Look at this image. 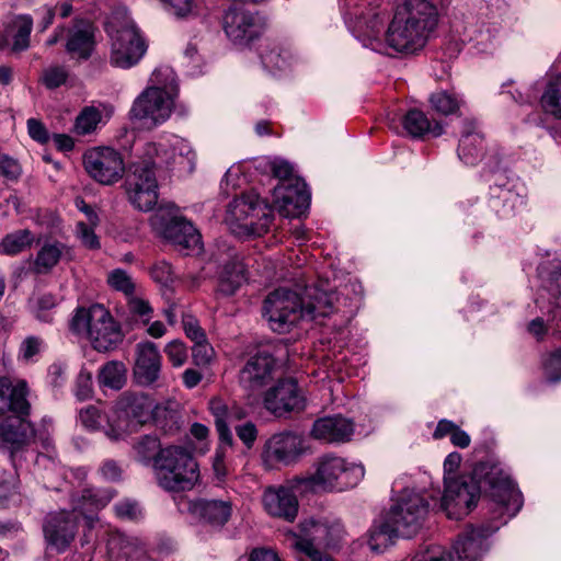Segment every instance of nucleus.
I'll return each instance as SVG.
<instances>
[{"label": "nucleus", "mask_w": 561, "mask_h": 561, "mask_svg": "<svg viewBox=\"0 0 561 561\" xmlns=\"http://www.w3.org/2000/svg\"><path fill=\"white\" fill-rule=\"evenodd\" d=\"M69 71L61 65H51L42 72L41 82L49 90L59 88L67 82Z\"/></svg>", "instance_id": "nucleus-47"}, {"label": "nucleus", "mask_w": 561, "mask_h": 561, "mask_svg": "<svg viewBox=\"0 0 561 561\" xmlns=\"http://www.w3.org/2000/svg\"><path fill=\"white\" fill-rule=\"evenodd\" d=\"M411 561H451V556L445 548L434 546L417 553Z\"/></svg>", "instance_id": "nucleus-61"}, {"label": "nucleus", "mask_w": 561, "mask_h": 561, "mask_svg": "<svg viewBox=\"0 0 561 561\" xmlns=\"http://www.w3.org/2000/svg\"><path fill=\"white\" fill-rule=\"evenodd\" d=\"M71 330L90 340L94 350L108 352L116 348L123 341L121 327L111 313L99 304L89 308H79L70 322Z\"/></svg>", "instance_id": "nucleus-7"}, {"label": "nucleus", "mask_w": 561, "mask_h": 561, "mask_svg": "<svg viewBox=\"0 0 561 561\" xmlns=\"http://www.w3.org/2000/svg\"><path fill=\"white\" fill-rule=\"evenodd\" d=\"M0 174L7 180L15 181L21 175V167L19 162L7 156H0Z\"/></svg>", "instance_id": "nucleus-62"}, {"label": "nucleus", "mask_w": 561, "mask_h": 561, "mask_svg": "<svg viewBox=\"0 0 561 561\" xmlns=\"http://www.w3.org/2000/svg\"><path fill=\"white\" fill-rule=\"evenodd\" d=\"M483 149V136L477 130L476 123L466 119L458 145L459 159L468 165H474L482 157Z\"/></svg>", "instance_id": "nucleus-32"}, {"label": "nucleus", "mask_w": 561, "mask_h": 561, "mask_svg": "<svg viewBox=\"0 0 561 561\" xmlns=\"http://www.w3.org/2000/svg\"><path fill=\"white\" fill-rule=\"evenodd\" d=\"M83 167L87 173L102 185L118 182L125 173L122 154L111 147H94L83 153Z\"/></svg>", "instance_id": "nucleus-15"}, {"label": "nucleus", "mask_w": 561, "mask_h": 561, "mask_svg": "<svg viewBox=\"0 0 561 561\" xmlns=\"http://www.w3.org/2000/svg\"><path fill=\"white\" fill-rule=\"evenodd\" d=\"M127 299L129 312L133 316L138 317L144 324H148L153 312V309L151 308L150 304L147 300L140 297H135L133 295L129 296Z\"/></svg>", "instance_id": "nucleus-52"}, {"label": "nucleus", "mask_w": 561, "mask_h": 561, "mask_svg": "<svg viewBox=\"0 0 561 561\" xmlns=\"http://www.w3.org/2000/svg\"><path fill=\"white\" fill-rule=\"evenodd\" d=\"M12 31V53H22L28 49L31 43V33L33 30V19L27 14L16 15L11 24Z\"/></svg>", "instance_id": "nucleus-38"}, {"label": "nucleus", "mask_w": 561, "mask_h": 561, "mask_svg": "<svg viewBox=\"0 0 561 561\" xmlns=\"http://www.w3.org/2000/svg\"><path fill=\"white\" fill-rule=\"evenodd\" d=\"M274 369V357L270 352L261 350L250 356L240 370V385L250 396L260 393L272 381Z\"/></svg>", "instance_id": "nucleus-19"}, {"label": "nucleus", "mask_w": 561, "mask_h": 561, "mask_svg": "<svg viewBox=\"0 0 561 561\" xmlns=\"http://www.w3.org/2000/svg\"><path fill=\"white\" fill-rule=\"evenodd\" d=\"M542 369L549 381L557 382L561 380V346L543 357Z\"/></svg>", "instance_id": "nucleus-50"}, {"label": "nucleus", "mask_w": 561, "mask_h": 561, "mask_svg": "<svg viewBox=\"0 0 561 561\" xmlns=\"http://www.w3.org/2000/svg\"><path fill=\"white\" fill-rule=\"evenodd\" d=\"M164 352L174 367H181L187 359V350L185 344L180 340H174L168 343Z\"/></svg>", "instance_id": "nucleus-55"}, {"label": "nucleus", "mask_w": 561, "mask_h": 561, "mask_svg": "<svg viewBox=\"0 0 561 561\" xmlns=\"http://www.w3.org/2000/svg\"><path fill=\"white\" fill-rule=\"evenodd\" d=\"M196 154L183 138L151 141L137 148L129 164L126 191L129 202L139 210L149 211L158 202V168L178 169L191 173L195 169Z\"/></svg>", "instance_id": "nucleus-2"}, {"label": "nucleus", "mask_w": 561, "mask_h": 561, "mask_svg": "<svg viewBox=\"0 0 561 561\" xmlns=\"http://www.w3.org/2000/svg\"><path fill=\"white\" fill-rule=\"evenodd\" d=\"M164 5L165 10L179 18H187L193 14L194 9L196 7V0H161Z\"/></svg>", "instance_id": "nucleus-53"}, {"label": "nucleus", "mask_w": 561, "mask_h": 561, "mask_svg": "<svg viewBox=\"0 0 561 561\" xmlns=\"http://www.w3.org/2000/svg\"><path fill=\"white\" fill-rule=\"evenodd\" d=\"M150 275L154 282L168 286L173 280L171 265L165 261H158L150 270Z\"/></svg>", "instance_id": "nucleus-60"}, {"label": "nucleus", "mask_w": 561, "mask_h": 561, "mask_svg": "<svg viewBox=\"0 0 561 561\" xmlns=\"http://www.w3.org/2000/svg\"><path fill=\"white\" fill-rule=\"evenodd\" d=\"M111 38V64L128 69L139 62L148 45L135 22L127 15H113L106 24Z\"/></svg>", "instance_id": "nucleus-9"}, {"label": "nucleus", "mask_w": 561, "mask_h": 561, "mask_svg": "<svg viewBox=\"0 0 561 561\" xmlns=\"http://www.w3.org/2000/svg\"><path fill=\"white\" fill-rule=\"evenodd\" d=\"M227 220L243 233L262 236L273 221L272 208L254 192H248L229 203Z\"/></svg>", "instance_id": "nucleus-12"}, {"label": "nucleus", "mask_w": 561, "mask_h": 561, "mask_svg": "<svg viewBox=\"0 0 561 561\" xmlns=\"http://www.w3.org/2000/svg\"><path fill=\"white\" fill-rule=\"evenodd\" d=\"M78 518V514L72 508L47 514L43 531L48 545L59 552L64 551L77 534Z\"/></svg>", "instance_id": "nucleus-22"}, {"label": "nucleus", "mask_w": 561, "mask_h": 561, "mask_svg": "<svg viewBox=\"0 0 561 561\" xmlns=\"http://www.w3.org/2000/svg\"><path fill=\"white\" fill-rule=\"evenodd\" d=\"M194 343L195 345L193 346L192 350L194 363L197 366L208 365L213 358L214 348L209 343L206 342V339Z\"/></svg>", "instance_id": "nucleus-58"}, {"label": "nucleus", "mask_w": 561, "mask_h": 561, "mask_svg": "<svg viewBox=\"0 0 561 561\" xmlns=\"http://www.w3.org/2000/svg\"><path fill=\"white\" fill-rule=\"evenodd\" d=\"M94 226H88L83 221H79L76 226V236L81 244L90 250H98L101 247L99 237L95 234Z\"/></svg>", "instance_id": "nucleus-54"}, {"label": "nucleus", "mask_w": 561, "mask_h": 561, "mask_svg": "<svg viewBox=\"0 0 561 561\" xmlns=\"http://www.w3.org/2000/svg\"><path fill=\"white\" fill-rule=\"evenodd\" d=\"M401 125L405 134L414 139H421L427 134L439 137L444 133L439 122L432 123L426 114L417 108L409 110L402 116Z\"/></svg>", "instance_id": "nucleus-34"}, {"label": "nucleus", "mask_w": 561, "mask_h": 561, "mask_svg": "<svg viewBox=\"0 0 561 561\" xmlns=\"http://www.w3.org/2000/svg\"><path fill=\"white\" fill-rule=\"evenodd\" d=\"M35 241L34 233L28 229H20L8 233L0 242V253L16 255L30 249Z\"/></svg>", "instance_id": "nucleus-41"}, {"label": "nucleus", "mask_w": 561, "mask_h": 561, "mask_svg": "<svg viewBox=\"0 0 561 561\" xmlns=\"http://www.w3.org/2000/svg\"><path fill=\"white\" fill-rule=\"evenodd\" d=\"M439 12L430 0L400 3L385 34L389 47L399 53L422 49L438 25Z\"/></svg>", "instance_id": "nucleus-4"}, {"label": "nucleus", "mask_w": 561, "mask_h": 561, "mask_svg": "<svg viewBox=\"0 0 561 561\" xmlns=\"http://www.w3.org/2000/svg\"><path fill=\"white\" fill-rule=\"evenodd\" d=\"M354 434V423L342 415L327 416L317 420L311 436L324 443H346Z\"/></svg>", "instance_id": "nucleus-27"}, {"label": "nucleus", "mask_w": 561, "mask_h": 561, "mask_svg": "<svg viewBox=\"0 0 561 561\" xmlns=\"http://www.w3.org/2000/svg\"><path fill=\"white\" fill-rule=\"evenodd\" d=\"M540 103L546 113L561 118V75L548 80Z\"/></svg>", "instance_id": "nucleus-43"}, {"label": "nucleus", "mask_w": 561, "mask_h": 561, "mask_svg": "<svg viewBox=\"0 0 561 561\" xmlns=\"http://www.w3.org/2000/svg\"><path fill=\"white\" fill-rule=\"evenodd\" d=\"M75 396L83 401L92 396V375L88 370H81L76 379Z\"/></svg>", "instance_id": "nucleus-59"}, {"label": "nucleus", "mask_w": 561, "mask_h": 561, "mask_svg": "<svg viewBox=\"0 0 561 561\" xmlns=\"http://www.w3.org/2000/svg\"><path fill=\"white\" fill-rule=\"evenodd\" d=\"M27 386L25 381L12 385L9 378L0 377V417L9 412L19 416H26L30 412V403L26 399Z\"/></svg>", "instance_id": "nucleus-28"}, {"label": "nucleus", "mask_w": 561, "mask_h": 561, "mask_svg": "<svg viewBox=\"0 0 561 561\" xmlns=\"http://www.w3.org/2000/svg\"><path fill=\"white\" fill-rule=\"evenodd\" d=\"M304 439L301 436L285 432L273 435L265 444L263 457L265 461L290 465L302 455Z\"/></svg>", "instance_id": "nucleus-26"}, {"label": "nucleus", "mask_w": 561, "mask_h": 561, "mask_svg": "<svg viewBox=\"0 0 561 561\" xmlns=\"http://www.w3.org/2000/svg\"><path fill=\"white\" fill-rule=\"evenodd\" d=\"M152 229L163 239L173 243L185 254L202 249V236L191 221L179 214V208L169 204L160 206L150 217Z\"/></svg>", "instance_id": "nucleus-11"}, {"label": "nucleus", "mask_w": 561, "mask_h": 561, "mask_svg": "<svg viewBox=\"0 0 561 561\" xmlns=\"http://www.w3.org/2000/svg\"><path fill=\"white\" fill-rule=\"evenodd\" d=\"M116 492L111 489L83 488L80 492L72 490L70 502L72 510L84 518L89 528L94 524V513L104 508L115 496Z\"/></svg>", "instance_id": "nucleus-24"}, {"label": "nucleus", "mask_w": 561, "mask_h": 561, "mask_svg": "<svg viewBox=\"0 0 561 561\" xmlns=\"http://www.w3.org/2000/svg\"><path fill=\"white\" fill-rule=\"evenodd\" d=\"M72 256V249L58 240H46L36 253L34 271L37 274L49 273L62 257Z\"/></svg>", "instance_id": "nucleus-33"}, {"label": "nucleus", "mask_w": 561, "mask_h": 561, "mask_svg": "<svg viewBox=\"0 0 561 561\" xmlns=\"http://www.w3.org/2000/svg\"><path fill=\"white\" fill-rule=\"evenodd\" d=\"M496 527L490 526H469L466 530L459 535L454 549L460 560L470 561L480 556L484 550V543L488 537H490Z\"/></svg>", "instance_id": "nucleus-29"}, {"label": "nucleus", "mask_w": 561, "mask_h": 561, "mask_svg": "<svg viewBox=\"0 0 561 561\" xmlns=\"http://www.w3.org/2000/svg\"><path fill=\"white\" fill-rule=\"evenodd\" d=\"M271 171L273 175L279 180V182H285L291 179H299L293 174V167L285 160L274 159L271 162Z\"/></svg>", "instance_id": "nucleus-64"}, {"label": "nucleus", "mask_w": 561, "mask_h": 561, "mask_svg": "<svg viewBox=\"0 0 561 561\" xmlns=\"http://www.w3.org/2000/svg\"><path fill=\"white\" fill-rule=\"evenodd\" d=\"M153 407V400L146 393H122L111 410L107 438L125 439L150 420Z\"/></svg>", "instance_id": "nucleus-10"}, {"label": "nucleus", "mask_w": 561, "mask_h": 561, "mask_svg": "<svg viewBox=\"0 0 561 561\" xmlns=\"http://www.w3.org/2000/svg\"><path fill=\"white\" fill-rule=\"evenodd\" d=\"M96 46V26L84 18L73 19L66 30L65 51L71 59H90Z\"/></svg>", "instance_id": "nucleus-18"}, {"label": "nucleus", "mask_w": 561, "mask_h": 561, "mask_svg": "<svg viewBox=\"0 0 561 561\" xmlns=\"http://www.w3.org/2000/svg\"><path fill=\"white\" fill-rule=\"evenodd\" d=\"M43 347V340L38 336H27L20 345L19 358L28 363L41 352Z\"/></svg>", "instance_id": "nucleus-56"}, {"label": "nucleus", "mask_w": 561, "mask_h": 561, "mask_svg": "<svg viewBox=\"0 0 561 561\" xmlns=\"http://www.w3.org/2000/svg\"><path fill=\"white\" fill-rule=\"evenodd\" d=\"M162 357L152 342H140L135 348L134 378L140 386L154 383L161 373Z\"/></svg>", "instance_id": "nucleus-25"}, {"label": "nucleus", "mask_w": 561, "mask_h": 561, "mask_svg": "<svg viewBox=\"0 0 561 561\" xmlns=\"http://www.w3.org/2000/svg\"><path fill=\"white\" fill-rule=\"evenodd\" d=\"M222 26L227 37L239 46L259 38L264 30L261 18L243 4L234 3L224 14Z\"/></svg>", "instance_id": "nucleus-16"}, {"label": "nucleus", "mask_w": 561, "mask_h": 561, "mask_svg": "<svg viewBox=\"0 0 561 561\" xmlns=\"http://www.w3.org/2000/svg\"><path fill=\"white\" fill-rule=\"evenodd\" d=\"M209 410L215 419L219 439L229 445L233 442L229 424L245 419L248 411L236 403L229 407L219 398H214L209 401Z\"/></svg>", "instance_id": "nucleus-30"}, {"label": "nucleus", "mask_w": 561, "mask_h": 561, "mask_svg": "<svg viewBox=\"0 0 561 561\" xmlns=\"http://www.w3.org/2000/svg\"><path fill=\"white\" fill-rule=\"evenodd\" d=\"M272 195L273 207L284 217H299L310 204V192L302 179L278 182Z\"/></svg>", "instance_id": "nucleus-17"}, {"label": "nucleus", "mask_w": 561, "mask_h": 561, "mask_svg": "<svg viewBox=\"0 0 561 561\" xmlns=\"http://www.w3.org/2000/svg\"><path fill=\"white\" fill-rule=\"evenodd\" d=\"M20 501L19 477L14 470H0V505Z\"/></svg>", "instance_id": "nucleus-45"}, {"label": "nucleus", "mask_w": 561, "mask_h": 561, "mask_svg": "<svg viewBox=\"0 0 561 561\" xmlns=\"http://www.w3.org/2000/svg\"><path fill=\"white\" fill-rule=\"evenodd\" d=\"M444 482L440 506L451 519L468 515L477 505L482 491L499 506L500 514L508 518L515 516L522 507L520 492L510 474L496 463L480 462L471 476L446 477Z\"/></svg>", "instance_id": "nucleus-1"}, {"label": "nucleus", "mask_w": 561, "mask_h": 561, "mask_svg": "<svg viewBox=\"0 0 561 561\" xmlns=\"http://www.w3.org/2000/svg\"><path fill=\"white\" fill-rule=\"evenodd\" d=\"M15 416L13 420H5L0 425V436L3 443L10 444L14 449L22 446L27 439L26 432L22 428L24 416Z\"/></svg>", "instance_id": "nucleus-44"}, {"label": "nucleus", "mask_w": 561, "mask_h": 561, "mask_svg": "<svg viewBox=\"0 0 561 561\" xmlns=\"http://www.w3.org/2000/svg\"><path fill=\"white\" fill-rule=\"evenodd\" d=\"M162 449L156 435L140 436L133 445L136 460L146 466L152 465V468H154V461Z\"/></svg>", "instance_id": "nucleus-42"}, {"label": "nucleus", "mask_w": 561, "mask_h": 561, "mask_svg": "<svg viewBox=\"0 0 561 561\" xmlns=\"http://www.w3.org/2000/svg\"><path fill=\"white\" fill-rule=\"evenodd\" d=\"M264 407L276 416L299 412L306 407V398L296 380L282 379L266 391Z\"/></svg>", "instance_id": "nucleus-20"}, {"label": "nucleus", "mask_w": 561, "mask_h": 561, "mask_svg": "<svg viewBox=\"0 0 561 561\" xmlns=\"http://www.w3.org/2000/svg\"><path fill=\"white\" fill-rule=\"evenodd\" d=\"M153 471L159 486L170 492L192 490L199 479L196 460L182 446L163 447L154 461Z\"/></svg>", "instance_id": "nucleus-6"}, {"label": "nucleus", "mask_w": 561, "mask_h": 561, "mask_svg": "<svg viewBox=\"0 0 561 561\" xmlns=\"http://www.w3.org/2000/svg\"><path fill=\"white\" fill-rule=\"evenodd\" d=\"M234 431L238 438L243 443V445L248 449H251L254 446L259 431L253 422L248 421L242 424L236 425Z\"/></svg>", "instance_id": "nucleus-57"}, {"label": "nucleus", "mask_w": 561, "mask_h": 561, "mask_svg": "<svg viewBox=\"0 0 561 561\" xmlns=\"http://www.w3.org/2000/svg\"><path fill=\"white\" fill-rule=\"evenodd\" d=\"M309 492L302 478L296 476L288 479L284 484L267 486L262 495V503L265 512L276 518L286 522H294L298 515V494Z\"/></svg>", "instance_id": "nucleus-14"}, {"label": "nucleus", "mask_w": 561, "mask_h": 561, "mask_svg": "<svg viewBox=\"0 0 561 561\" xmlns=\"http://www.w3.org/2000/svg\"><path fill=\"white\" fill-rule=\"evenodd\" d=\"M111 416V411L101 412L98 408L90 405L80 411L79 417L80 422L84 427L90 431H102L107 437V428L111 423L108 417Z\"/></svg>", "instance_id": "nucleus-46"}, {"label": "nucleus", "mask_w": 561, "mask_h": 561, "mask_svg": "<svg viewBox=\"0 0 561 561\" xmlns=\"http://www.w3.org/2000/svg\"><path fill=\"white\" fill-rule=\"evenodd\" d=\"M188 511L214 526H224L231 515V504L220 500H196L188 503Z\"/></svg>", "instance_id": "nucleus-31"}, {"label": "nucleus", "mask_w": 561, "mask_h": 561, "mask_svg": "<svg viewBox=\"0 0 561 561\" xmlns=\"http://www.w3.org/2000/svg\"><path fill=\"white\" fill-rule=\"evenodd\" d=\"M398 537H401L400 533L387 516L385 520L376 522L370 527L368 531V546L371 551L380 553L393 545Z\"/></svg>", "instance_id": "nucleus-37"}, {"label": "nucleus", "mask_w": 561, "mask_h": 561, "mask_svg": "<svg viewBox=\"0 0 561 561\" xmlns=\"http://www.w3.org/2000/svg\"><path fill=\"white\" fill-rule=\"evenodd\" d=\"M427 514V500L421 493L404 490L387 516L401 537L410 538L422 528Z\"/></svg>", "instance_id": "nucleus-13"}, {"label": "nucleus", "mask_w": 561, "mask_h": 561, "mask_svg": "<svg viewBox=\"0 0 561 561\" xmlns=\"http://www.w3.org/2000/svg\"><path fill=\"white\" fill-rule=\"evenodd\" d=\"M99 383L114 390H121L127 380V369L124 363L111 360L100 368Z\"/></svg>", "instance_id": "nucleus-40"}, {"label": "nucleus", "mask_w": 561, "mask_h": 561, "mask_svg": "<svg viewBox=\"0 0 561 561\" xmlns=\"http://www.w3.org/2000/svg\"><path fill=\"white\" fill-rule=\"evenodd\" d=\"M314 472L302 478L309 491L317 489L343 491L356 486L365 474L362 465L347 462L344 458L328 454L318 459Z\"/></svg>", "instance_id": "nucleus-8"}, {"label": "nucleus", "mask_w": 561, "mask_h": 561, "mask_svg": "<svg viewBox=\"0 0 561 561\" xmlns=\"http://www.w3.org/2000/svg\"><path fill=\"white\" fill-rule=\"evenodd\" d=\"M115 514L124 520H137L141 516L139 503L131 499H123L114 505Z\"/></svg>", "instance_id": "nucleus-51"}, {"label": "nucleus", "mask_w": 561, "mask_h": 561, "mask_svg": "<svg viewBox=\"0 0 561 561\" xmlns=\"http://www.w3.org/2000/svg\"><path fill=\"white\" fill-rule=\"evenodd\" d=\"M525 205L524 187L501 174L490 186V207L501 217L513 216Z\"/></svg>", "instance_id": "nucleus-23"}, {"label": "nucleus", "mask_w": 561, "mask_h": 561, "mask_svg": "<svg viewBox=\"0 0 561 561\" xmlns=\"http://www.w3.org/2000/svg\"><path fill=\"white\" fill-rule=\"evenodd\" d=\"M182 324L186 336L193 342H199L206 339L204 330L193 316L183 317Z\"/></svg>", "instance_id": "nucleus-63"}, {"label": "nucleus", "mask_w": 561, "mask_h": 561, "mask_svg": "<svg viewBox=\"0 0 561 561\" xmlns=\"http://www.w3.org/2000/svg\"><path fill=\"white\" fill-rule=\"evenodd\" d=\"M150 81L152 84L135 99L129 114L144 126L154 128L169 119L174 105L176 85L173 71L169 68L156 69Z\"/></svg>", "instance_id": "nucleus-5"}, {"label": "nucleus", "mask_w": 561, "mask_h": 561, "mask_svg": "<svg viewBox=\"0 0 561 561\" xmlns=\"http://www.w3.org/2000/svg\"><path fill=\"white\" fill-rule=\"evenodd\" d=\"M263 67L270 73L276 76L284 72L291 66L293 55L289 48L278 43H271L261 53Z\"/></svg>", "instance_id": "nucleus-36"}, {"label": "nucleus", "mask_w": 561, "mask_h": 561, "mask_svg": "<svg viewBox=\"0 0 561 561\" xmlns=\"http://www.w3.org/2000/svg\"><path fill=\"white\" fill-rule=\"evenodd\" d=\"M334 299V294L313 286H306L302 297L290 289L278 288L265 298L263 310L270 328L286 333L300 319L318 320L331 314Z\"/></svg>", "instance_id": "nucleus-3"}, {"label": "nucleus", "mask_w": 561, "mask_h": 561, "mask_svg": "<svg viewBox=\"0 0 561 561\" xmlns=\"http://www.w3.org/2000/svg\"><path fill=\"white\" fill-rule=\"evenodd\" d=\"M102 117L101 112L95 107H85L76 119V131L79 135H87L93 131Z\"/></svg>", "instance_id": "nucleus-48"}, {"label": "nucleus", "mask_w": 561, "mask_h": 561, "mask_svg": "<svg viewBox=\"0 0 561 561\" xmlns=\"http://www.w3.org/2000/svg\"><path fill=\"white\" fill-rule=\"evenodd\" d=\"M244 272L243 263L237 257L226 262L218 274L216 295L224 297L234 295L245 279Z\"/></svg>", "instance_id": "nucleus-35"}, {"label": "nucleus", "mask_w": 561, "mask_h": 561, "mask_svg": "<svg viewBox=\"0 0 561 561\" xmlns=\"http://www.w3.org/2000/svg\"><path fill=\"white\" fill-rule=\"evenodd\" d=\"M428 102L436 113L444 116L458 114L461 106L465 104V101L459 94L443 89L431 93Z\"/></svg>", "instance_id": "nucleus-39"}, {"label": "nucleus", "mask_w": 561, "mask_h": 561, "mask_svg": "<svg viewBox=\"0 0 561 561\" xmlns=\"http://www.w3.org/2000/svg\"><path fill=\"white\" fill-rule=\"evenodd\" d=\"M36 463L45 470L42 478L45 488L48 490L64 491L71 494L76 485L78 488L83 485L88 476L84 468L67 469L45 455L37 456Z\"/></svg>", "instance_id": "nucleus-21"}, {"label": "nucleus", "mask_w": 561, "mask_h": 561, "mask_svg": "<svg viewBox=\"0 0 561 561\" xmlns=\"http://www.w3.org/2000/svg\"><path fill=\"white\" fill-rule=\"evenodd\" d=\"M107 283L115 290L124 293L127 298L134 294L136 287L133 278L122 268L110 272Z\"/></svg>", "instance_id": "nucleus-49"}]
</instances>
